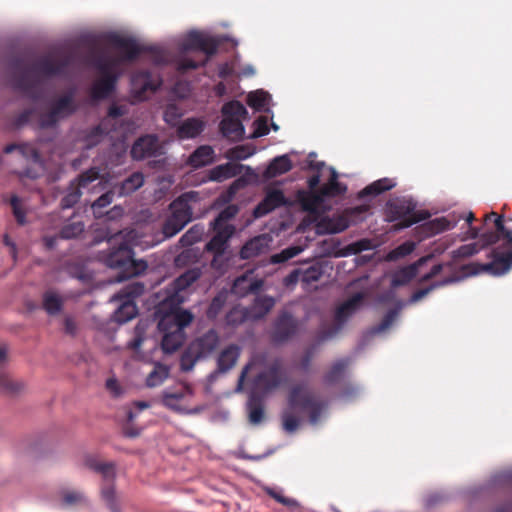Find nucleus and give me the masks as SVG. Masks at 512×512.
<instances>
[{"mask_svg": "<svg viewBox=\"0 0 512 512\" xmlns=\"http://www.w3.org/2000/svg\"><path fill=\"white\" fill-rule=\"evenodd\" d=\"M109 43L119 49L123 55L121 57L110 56L104 52L98 51L95 46L90 49L89 53L91 63L102 76H117L114 71L122 62L134 61L143 52L151 53L158 64H163L167 61V54L164 50L153 46H140L132 38L113 34L109 36Z\"/></svg>", "mask_w": 512, "mask_h": 512, "instance_id": "f257e3e1", "label": "nucleus"}, {"mask_svg": "<svg viewBox=\"0 0 512 512\" xmlns=\"http://www.w3.org/2000/svg\"><path fill=\"white\" fill-rule=\"evenodd\" d=\"M494 218V231L483 233L484 244H496L503 239L500 247L494 248L489 257L491 262L485 264H477L480 271L488 272L492 275L499 276L508 272L512 267V230L504 225V216L496 212L486 214L484 221L487 222Z\"/></svg>", "mask_w": 512, "mask_h": 512, "instance_id": "f03ea898", "label": "nucleus"}, {"mask_svg": "<svg viewBox=\"0 0 512 512\" xmlns=\"http://www.w3.org/2000/svg\"><path fill=\"white\" fill-rule=\"evenodd\" d=\"M201 200L198 191H188L179 195L170 205L171 214L164 221L162 232L166 238L179 233L193 219V210Z\"/></svg>", "mask_w": 512, "mask_h": 512, "instance_id": "7ed1b4c3", "label": "nucleus"}, {"mask_svg": "<svg viewBox=\"0 0 512 512\" xmlns=\"http://www.w3.org/2000/svg\"><path fill=\"white\" fill-rule=\"evenodd\" d=\"M133 251L127 242H121L118 247H112L101 254L103 263L113 269L119 270L116 281L122 282L138 275L147 268L144 261L134 259Z\"/></svg>", "mask_w": 512, "mask_h": 512, "instance_id": "20e7f679", "label": "nucleus"}, {"mask_svg": "<svg viewBox=\"0 0 512 512\" xmlns=\"http://www.w3.org/2000/svg\"><path fill=\"white\" fill-rule=\"evenodd\" d=\"M220 342V335L215 329H209L197 336L189 343L181 356V370L191 371L197 362L210 358L219 348Z\"/></svg>", "mask_w": 512, "mask_h": 512, "instance_id": "39448f33", "label": "nucleus"}, {"mask_svg": "<svg viewBox=\"0 0 512 512\" xmlns=\"http://www.w3.org/2000/svg\"><path fill=\"white\" fill-rule=\"evenodd\" d=\"M220 42L214 37L206 36L200 32H190L181 45L182 52L201 51L206 54V58L201 61L183 57L177 61L176 69L180 73L204 66L209 57L217 53Z\"/></svg>", "mask_w": 512, "mask_h": 512, "instance_id": "423d86ee", "label": "nucleus"}, {"mask_svg": "<svg viewBox=\"0 0 512 512\" xmlns=\"http://www.w3.org/2000/svg\"><path fill=\"white\" fill-rule=\"evenodd\" d=\"M85 466L102 476L101 498L109 510L111 512H120L115 496V465L112 462H101L94 456H88L85 459Z\"/></svg>", "mask_w": 512, "mask_h": 512, "instance_id": "0eeeda50", "label": "nucleus"}, {"mask_svg": "<svg viewBox=\"0 0 512 512\" xmlns=\"http://www.w3.org/2000/svg\"><path fill=\"white\" fill-rule=\"evenodd\" d=\"M74 91L50 99L47 110L41 114L39 124L42 128H53L60 121L70 117L77 111Z\"/></svg>", "mask_w": 512, "mask_h": 512, "instance_id": "6e6552de", "label": "nucleus"}, {"mask_svg": "<svg viewBox=\"0 0 512 512\" xmlns=\"http://www.w3.org/2000/svg\"><path fill=\"white\" fill-rule=\"evenodd\" d=\"M9 81L15 91L30 96L32 93V55L17 54L8 63Z\"/></svg>", "mask_w": 512, "mask_h": 512, "instance_id": "1a4fd4ad", "label": "nucleus"}, {"mask_svg": "<svg viewBox=\"0 0 512 512\" xmlns=\"http://www.w3.org/2000/svg\"><path fill=\"white\" fill-rule=\"evenodd\" d=\"M145 291V285L138 281H133L123 287L113 299L121 304L114 313V320L118 323H125L133 319L138 309L134 299L141 296Z\"/></svg>", "mask_w": 512, "mask_h": 512, "instance_id": "9d476101", "label": "nucleus"}, {"mask_svg": "<svg viewBox=\"0 0 512 512\" xmlns=\"http://www.w3.org/2000/svg\"><path fill=\"white\" fill-rule=\"evenodd\" d=\"M285 380L281 359H275L269 367L258 373L252 382L250 393L265 398L271 391L278 388Z\"/></svg>", "mask_w": 512, "mask_h": 512, "instance_id": "9b49d317", "label": "nucleus"}, {"mask_svg": "<svg viewBox=\"0 0 512 512\" xmlns=\"http://www.w3.org/2000/svg\"><path fill=\"white\" fill-rule=\"evenodd\" d=\"M291 410L300 409L309 413L310 423L316 424L324 409V403L319 401L312 393L304 391L301 386L291 389L288 397Z\"/></svg>", "mask_w": 512, "mask_h": 512, "instance_id": "f8f14e48", "label": "nucleus"}, {"mask_svg": "<svg viewBox=\"0 0 512 512\" xmlns=\"http://www.w3.org/2000/svg\"><path fill=\"white\" fill-rule=\"evenodd\" d=\"M299 330V321L288 311H282L274 320L270 339L273 344L280 345L291 340Z\"/></svg>", "mask_w": 512, "mask_h": 512, "instance_id": "ddd939ff", "label": "nucleus"}, {"mask_svg": "<svg viewBox=\"0 0 512 512\" xmlns=\"http://www.w3.org/2000/svg\"><path fill=\"white\" fill-rule=\"evenodd\" d=\"M365 298L364 293L357 292L348 300L343 302L335 311V322L336 327L329 332L323 333L321 336V340H326L333 337L338 331L342 328V326L346 323L351 315H353L357 309L361 306Z\"/></svg>", "mask_w": 512, "mask_h": 512, "instance_id": "4468645a", "label": "nucleus"}, {"mask_svg": "<svg viewBox=\"0 0 512 512\" xmlns=\"http://www.w3.org/2000/svg\"><path fill=\"white\" fill-rule=\"evenodd\" d=\"M100 176L97 168H90L83 172L77 178L76 183H71L69 192L62 198L61 207L63 209L72 208L81 197V188H87L93 181L98 180Z\"/></svg>", "mask_w": 512, "mask_h": 512, "instance_id": "2eb2a0df", "label": "nucleus"}, {"mask_svg": "<svg viewBox=\"0 0 512 512\" xmlns=\"http://www.w3.org/2000/svg\"><path fill=\"white\" fill-rule=\"evenodd\" d=\"M77 55L74 51L58 55L53 58L46 59L42 62L41 68L43 72L49 76H64L74 66Z\"/></svg>", "mask_w": 512, "mask_h": 512, "instance_id": "dca6fc26", "label": "nucleus"}, {"mask_svg": "<svg viewBox=\"0 0 512 512\" xmlns=\"http://www.w3.org/2000/svg\"><path fill=\"white\" fill-rule=\"evenodd\" d=\"M162 85V80L148 70L135 72L131 77L132 91L138 98H143L147 92H155Z\"/></svg>", "mask_w": 512, "mask_h": 512, "instance_id": "f3484780", "label": "nucleus"}, {"mask_svg": "<svg viewBox=\"0 0 512 512\" xmlns=\"http://www.w3.org/2000/svg\"><path fill=\"white\" fill-rule=\"evenodd\" d=\"M287 199L280 189H268L262 201H260L253 210L255 218H261L274 211L275 209L285 206Z\"/></svg>", "mask_w": 512, "mask_h": 512, "instance_id": "a211bd4d", "label": "nucleus"}, {"mask_svg": "<svg viewBox=\"0 0 512 512\" xmlns=\"http://www.w3.org/2000/svg\"><path fill=\"white\" fill-rule=\"evenodd\" d=\"M8 348L5 344L0 345V368L7 362ZM25 388L24 383L18 379L12 377L10 374L0 371V390L7 395H18Z\"/></svg>", "mask_w": 512, "mask_h": 512, "instance_id": "6ab92c4d", "label": "nucleus"}, {"mask_svg": "<svg viewBox=\"0 0 512 512\" xmlns=\"http://www.w3.org/2000/svg\"><path fill=\"white\" fill-rule=\"evenodd\" d=\"M160 145L157 136L145 135L138 138L132 148L131 156L135 160H142L149 157L157 156L160 152Z\"/></svg>", "mask_w": 512, "mask_h": 512, "instance_id": "aec40b11", "label": "nucleus"}, {"mask_svg": "<svg viewBox=\"0 0 512 512\" xmlns=\"http://www.w3.org/2000/svg\"><path fill=\"white\" fill-rule=\"evenodd\" d=\"M193 315L188 310L175 309L165 314L158 322L160 330H179L183 332L184 328L190 325Z\"/></svg>", "mask_w": 512, "mask_h": 512, "instance_id": "412c9836", "label": "nucleus"}, {"mask_svg": "<svg viewBox=\"0 0 512 512\" xmlns=\"http://www.w3.org/2000/svg\"><path fill=\"white\" fill-rule=\"evenodd\" d=\"M214 236L206 244L205 250L214 255V260L222 256L227 248L229 239L235 233V226H224L222 228H212Z\"/></svg>", "mask_w": 512, "mask_h": 512, "instance_id": "4be33fe9", "label": "nucleus"}, {"mask_svg": "<svg viewBox=\"0 0 512 512\" xmlns=\"http://www.w3.org/2000/svg\"><path fill=\"white\" fill-rule=\"evenodd\" d=\"M263 286V281L254 279L251 275L243 274L237 277L231 287V292L238 297L258 292Z\"/></svg>", "mask_w": 512, "mask_h": 512, "instance_id": "5701e85b", "label": "nucleus"}, {"mask_svg": "<svg viewBox=\"0 0 512 512\" xmlns=\"http://www.w3.org/2000/svg\"><path fill=\"white\" fill-rule=\"evenodd\" d=\"M296 199L302 210L310 214L317 213L325 200L320 189H318V191L298 190Z\"/></svg>", "mask_w": 512, "mask_h": 512, "instance_id": "b1692460", "label": "nucleus"}, {"mask_svg": "<svg viewBox=\"0 0 512 512\" xmlns=\"http://www.w3.org/2000/svg\"><path fill=\"white\" fill-rule=\"evenodd\" d=\"M431 259V256L421 257L415 263L408 265L394 274L391 280L392 287H399L408 284L418 275V271L422 265Z\"/></svg>", "mask_w": 512, "mask_h": 512, "instance_id": "393cba45", "label": "nucleus"}, {"mask_svg": "<svg viewBox=\"0 0 512 512\" xmlns=\"http://www.w3.org/2000/svg\"><path fill=\"white\" fill-rule=\"evenodd\" d=\"M241 355V348L236 344L226 346L218 355L217 358V372L227 373L237 363Z\"/></svg>", "mask_w": 512, "mask_h": 512, "instance_id": "a878e982", "label": "nucleus"}, {"mask_svg": "<svg viewBox=\"0 0 512 512\" xmlns=\"http://www.w3.org/2000/svg\"><path fill=\"white\" fill-rule=\"evenodd\" d=\"M415 205L412 202H408L407 204L404 203H397L393 206V212H394V220L400 219L401 222L399 223L400 228H407L412 226L415 223H418L423 217L417 215L414 213Z\"/></svg>", "mask_w": 512, "mask_h": 512, "instance_id": "bb28decb", "label": "nucleus"}, {"mask_svg": "<svg viewBox=\"0 0 512 512\" xmlns=\"http://www.w3.org/2000/svg\"><path fill=\"white\" fill-rule=\"evenodd\" d=\"M242 168L241 164L233 162L217 165L209 170L208 179L210 181L222 182L239 175L242 172Z\"/></svg>", "mask_w": 512, "mask_h": 512, "instance_id": "cd10ccee", "label": "nucleus"}, {"mask_svg": "<svg viewBox=\"0 0 512 512\" xmlns=\"http://www.w3.org/2000/svg\"><path fill=\"white\" fill-rule=\"evenodd\" d=\"M275 299L271 296H257L253 303L247 307L251 320L264 318L274 307Z\"/></svg>", "mask_w": 512, "mask_h": 512, "instance_id": "c85d7f7f", "label": "nucleus"}, {"mask_svg": "<svg viewBox=\"0 0 512 512\" xmlns=\"http://www.w3.org/2000/svg\"><path fill=\"white\" fill-rule=\"evenodd\" d=\"M214 160V150L209 145H202L196 148L188 157L186 163L188 166L198 169L209 165Z\"/></svg>", "mask_w": 512, "mask_h": 512, "instance_id": "c756f323", "label": "nucleus"}, {"mask_svg": "<svg viewBox=\"0 0 512 512\" xmlns=\"http://www.w3.org/2000/svg\"><path fill=\"white\" fill-rule=\"evenodd\" d=\"M220 131L226 138L232 141H240L244 136V126L240 119L227 117L220 122Z\"/></svg>", "mask_w": 512, "mask_h": 512, "instance_id": "7c9ffc66", "label": "nucleus"}, {"mask_svg": "<svg viewBox=\"0 0 512 512\" xmlns=\"http://www.w3.org/2000/svg\"><path fill=\"white\" fill-rule=\"evenodd\" d=\"M293 168V164L287 154L277 156L271 160L263 173L264 178L272 179L289 172Z\"/></svg>", "mask_w": 512, "mask_h": 512, "instance_id": "2f4dec72", "label": "nucleus"}, {"mask_svg": "<svg viewBox=\"0 0 512 512\" xmlns=\"http://www.w3.org/2000/svg\"><path fill=\"white\" fill-rule=\"evenodd\" d=\"M117 76H102L96 80L91 89V95L94 99L100 100L107 98L115 89Z\"/></svg>", "mask_w": 512, "mask_h": 512, "instance_id": "473e14b6", "label": "nucleus"}, {"mask_svg": "<svg viewBox=\"0 0 512 512\" xmlns=\"http://www.w3.org/2000/svg\"><path fill=\"white\" fill-rule=\"evenodd\" d=\"M200 275L201 273L199 269H189L173 281L172 288L178 301H182L180 293L184 292L194 282H196Z\"/></svg>", "mask_w": 512, "mask_h": 512, "instance_id": "72a5a7b5", "label": "nucleus"}, {"mask_svg": "<svg viewBox=\"0 0 512 512\" xmlns=\"http://www.w3.org/2000/svg\"><path fill=\"white\" fill-rule=\"evenodd\" d=\"M350 364L351 359L348 357L335 361L325 373L323 377L324 383L327 385H334L338 383L344 377Z\"/></svg>", "mask_w": 512, "mask_h": 512, "instance_id": "f704fd0d", "label": "nucleus"}, {"mask_svg": "<svg viewBox=\"0 0 512 512\" xmlns=\"http://www.w3.org/2000/svg\"><path fill=\"white\" fill-rule=\"evenodd\" d=\"M248 417L251 424H260L264 417V398L257 396L256 393H249L248 402Z\"/></svg>", "mask_w": 512, "mask_h": 512, "instance_id": "c9c22d12", "label": "nucleus"}, {"mask_svg": "<svg viewBox=\"0 0 512 512\" xmlns=\"http://www.w3.org/2000/svg\"><path fill=\"white\" fill-rule=\"evenodd\" d=\"M144 184V176L141 172H134L126 179H124L119 185L114 187V190L118 196H127L135 192L137 189L142 187Z\"/></svg>", "mask_w": 512, "mask_h": 512, "instance_id": "e433bc0d", "label": "nucleus"}, {"mask_svg": "<svg viewBox=\"0 0 512 512\" xmlns=\"http://www.w3.org/2000/svg\"><path fill=\"white\" fill-rule=\"evenodd\" d=\"M204 130V122L197 118L184 120L177 129L180 139H191L197 137Z\"/></svg>", "mask_w": 512, "mask_h": 512, "instance_id": "4c0bfd02", "label": "nucleus"}, {"mask_svg": "<svg viewBox=\"0 0 512 512\" xmlns=\"http://www.w3.org/2000/svg\"><path fill=\"white\" fill-rule=\"evenodd\" d=\"M319 189L324 198L341 196L347 191L346 185L338 181V173L334 168H331L329 181Z\"/></svg>", "mask_w": 512, "mask_h": 512, "instance_id": "58836bf2", "label": "nucleus"}, {"mask_svg": "<svg viewBox=\"0 0 512 512\" xmlns=\"http://www.w3.org/2000/svg\"><path fill=\"white\" fill-rule=\"evenodd\" d=\"M491 244H484L483 239V233L480 236V239H478L477 242L469 243L460 246L456 250H453L451 252L452 258L454 261H458L461 259H466L469 257H472L473 255L477 254L479 251L484 249L487 246H490Z\"/></svg>", "mask_w": 512, "mask_h": 512, "instance_id": "ea45409f", "label": "nucleus"}, {"mask_svg": "<svg viewBox=\"0 0 512 512\" xmlns=\"http://www.w3.org/2000/svg\"><path fill=\"white\" fill-rule=\"evenodd\" d=\"M161 331L164 333L161 342L163 351L166 353L177 351L183 343L184 332L175 329Z\"/></svg>", "mask_w": 512, "mask_h": 512, "instance_id": "a19ab883", "label": "nucleus"}, {"mask_svg": "<svg viewBox=\"0 0 512 512\" xmlns=\"http://www.w3.org/2000/svg\"><path fill=\"white\" fill-rule=\"evenodd\" d=\"M455 226L445 217L435 218L423 224L421 229L424 231L426 237H431L444 231L450 230Z\"/></svg>", "mask_w": 512, "mask_h": 512, "instance_id": "79ce46f5", "label": "nucleus"}, {"mask_svg": "<svg viewBox=\"0 0 512 512\" xmlns=\"http://www.w3.org/2000/svg\"><path fill=\"white\" fill-rule=\"evenodd\" d=\"M107 119H103L98 125L90 129L85 135V146L91 149L99 144L103 138L108 134Z\"/></svg>", "mask_w": 512, "mask_h": 512, "instance_id": "37998d69", "label": "nucleus"}, {"mask_svg": "<svg viewBox=\"0 0 512 512\" xmlns=\"http://www.w3.org/2000/svg\"><path fill=\"white\" fill-rule=\"evenodd\" d=\"M266 246V238L264 236H257L244 244L240 250V257L242 259H250L262 253Z\"/></svg>", "mask_w": 512, "mask_h": 512, "instance_id": "c03bdc74", "label": "nucleus"}, {"mask_svg": "<svg viewBox=\"0 0 512 512\" xmlns=\"http://www.w3.org/2000/svg\"><path fill=\"white\" fill-rule=\"evenodd\" d=\"M185 395L186 391L183 389L177 392L165 391L162 394V404L174 412L182 413L185 411L182 405Z\"/></svg>", "mask_w": 512, "mask_h": 512, "instance_id": "a18cd8bd", "label": "nucleus"}, {"mask_svg": "<svg viewBox=\"0 0 512 512\" xmlns=\"http://www.w3.org/2000/svg\"><path fill=\"white\" fill-rule=\"evenodd\" d=\"M394 186L395 183L393 180L389 178H382L366 186L362 191H360L359 197H365L369 195L377 196L383 192L391 190Z\"/></svg>", "mask_w": 512, "mask_h": 512, "instance_id": "49530a36", "label": "nucleus"}, {"mask_svg": "<svg viewBox=\"0 0 512 512\" xmlns=\"http://www.w3.org/2000/svg\"><path fill=\"white\" fill-rule=\"evenodd\" d=\"M239 213V207L236 204H230L219 212L217 217L211 222L212 228H222L224 226H233L228 221L232 220Z\"/></svg>", "mask_w": 512, "mask_h": 512, "instance_id": "de8ad7c7", "label": "nucleus"}, {"mask_svg": "<svg viewBox=\"0 0 512 512\" xmlns=\"http://www.w3.org/2000/svg\"><path fill=\"white\" fill-rule=\"evenodd\" d=\"M264 491L275 501L286 506L290 510H295L300 507V504L296 499L284 496L283 491L279 488L266 486L264 487Z\"/></svg>", "mask_w": 512, "mask_h": 512, "instance_id": "09e8293b", "label": "nucleus"}, {"mask_svg": "<svg viewBox=\"0 0 512 512\" xmlns=\"http://www.w3.org/2000/svg\"><path fill=\"white\" fill-rule=\"evenodd\" d=\"M247 320H251L247 307H233L225 317L226 325L237 327Z\"/></svg>", "mask_w": 512, "mask_h": 512, "instance_id": "8fccbe9b", "label": "nucleus"}, {"mask_svg": "<svg viewBox=\"0 0 512 512\" xmlns=\"http://www.w3.org/2000/svg\"><path fill=\"white\" fill-rule=\"evenodd\" d=\"M169 376V369L163 364L155 365L154 369L149 373L146 378V385L148 387H156L164 382Z\"/></svg>", "mask_w": 512, "mask_h": 512, "instance_id": "3c124183", "label": "nucleus"}, {"mask_svg": "<svg viewBox=\"0 0 512 512\" xmlns=\"http://www.w3.org/2000/svg\"><path fill=\"white\" fill-rule=\"evenodd\" d=\"M204 234V227L200 224L192 226L180 238L179 243L183 247H189L199 242Z\"/></svg>", "mask_w": 512, "mask_h": 512, "instance_id": "603ef678", "label": "nucleus"}, {"mask_svg": "<svg viewBox=\"0 0 512 512\" xmlns=\"http://www.w3.org/2000/svg\"><path fill=\"white\" fill-rule=\"evenodd\" d=\"M247 113L245 106L237 100L225 103L222 107L223 118L233 117L240 119L246 117Z\"/></svg>", "mask_w": 512, "mask_h": 512, "instance_id": "864d4df0", "label": "nucleus"}, {"mask_svg": "<svg viewBox=\"0 0 512 512\" xmlns=\"http://www.w3.org/2000/svg\"><path fill=\"white\" fill-rule=\"evenodd\" d=\"M327 232L331 234L341 233L353 225L345 212L327 221Z\"/></svg>", "mask_w": 512, "mask_h": 512, "instance_id": "5fc2aeb1", "label": "nucleus"}, {"mask_svg": "<svg viewBox=\"0 0 512 512\" xmlns=\"http://www.w3.org/2000/svg\"><path fill=\"white\" fill-rule=\"evenodd\" d=\"M116 193L115 190L108 191L104 194H102L98 199H96L92 204V210L94 213V216L96 218H100L103 216V208H106L108 205H110L113 201L114 194Z\"/></svg>", "mask_w": 512, "mask_h": 512, "instance_id": "6e6d98bb", "label": "nucleus"}, {"mask_svg": "<svg viewBox=\"0 0 512 512\" xmlns=\"http://www.w3.org/2000/svg\"><path fill=\"white\" fill-rule=\"evenodd\" d=\"M454 281H455L454 278L449 277L442 281L434 282L433 284H431L430 286H428L426 288L419 289L412 294V296L410 298V302L416 303V302L422 300L425 296H427L435 288L442 287V286L450 284Z\"/></svg>", "mask_w": 512, "mask_h": 512, "instance_id": "4d7b16f0", "label": "nucleus"}, {"mask_svg": "<svg viewBox=\"0 0 512 512\" xmlns=\"http://www.w3.org/2000/svg\"><path fill=\"white\" fill-rule=\"evenodd\" d=\"M84 231V224L81 221H72L65 224L60 231L61 239H71L79 236Z\"/></svg>", "mask_w": 512, "mask_h": 512, "instance_id": "13d9d810", "label": "nucleus"}, {"mask_svg": "<svg viewBox=\"0 0 512 512\" xmlns=\"http://www.w3.org/2000/svg\"><path fill=\"white\" fill-rule=\"evenodd\" d=\"M43 307L50 315H55L60 312L62 308V300L54 293H47L44 296Z\"/></svg>", "mask_w": 512, "mask_h": 512, "instance_id": "bf43d9fd", "label": "nucleus"}, {"mask_svg": "<svg viewBox=\"0 0 512 512\" xmlns=\"http://www.w3.org/2000/svg\"><path fill=\"white\" fill-rule=\"evenodd\" d=\"M370 206L367 204L358 205L344 210L352 224H357L365 219V215L369 211Z\"/></svg>", "mask_w": 512, "mask_h": 512, "instance_id": "052dcab7", "label": "nucleus"}, {"mask_svg": "<svg viewBox=\"0 0 512 512\" xmlns=\"http://www.w3.org/2000/svg\"><path fill=\"white\" fill-rule=\"evenodd\" d=\"M267 100H268V94L262 90H257L255 92L249 93V95L247 97V104L251 108L260 111L267 104Z\"/></svg>", "mask_w": 512, "mask_h": 512, "instance_id": "680f3d73", "label": "nucleus"}, {"mask_svg": "<svg viewBox=\"0 0 512 512\" xmlns=\"http://www.w3.org/2000/svg\"><path fill=\"white\" fill-rule=\"evenodd\" d=\"M323 275V269L319 264H314L306 269H301V281L307 284L318 281Z\"/></svg>", "mask_w": 512, "mask_h": 512, "instance_id": "e2e57ef3", "label": "nucleus"}, {"mask_svg": "<svg viewBox=\"0 0 512 512\" xmlns=\"http://www.w3.org/2000/svg\"><path fill=\"white\" fill-rule=\"evenodd\" d=\"M225 302H226V297L224 295H222V294L216 295L212 299V301L207 309V312H206L207 318L210 320H214L219 315V313L222 311V309L225 305Z\"/></svg>", "mask_w": 512, "mask_h": 512, "instance_id": "0e129e2a", "label": "nucleus"}, {"mask_svg": "<svg viewBox=\"0 0 512 512\" xmlns=\"http://www.w3.org/2000/svg\"><path fill=\"white\" fill-rule=\"evenodd\" d=\"M301 252V248L298 246H290L280 253L271 256V262L274 264L284 263L293 257L297 256Z\"/></svg>", "mask_w": 512, "mask_h": 512, "instance_id": "69168bd1", "label": "nucleus"}, {"mask_svg": "<svg viewBox=\"0 0 512 512\" xmlns=\"http://www.w3.org/2000/svg\"><path fill=\"white\" fill-rule=\"evenodd\" d=\"M413 250L414 244L412 242H404L389 252L388 259L392 261L398 260L409 255L410 253H412Z\"/></svg>", "mask_w": 512, "mask_h": 512, "instance_id": "338daca9", "label": "nucleus"}, {"mask_svg": "<svg viewBox=\"0 0 512 512\" xmlns=\"http://www.w3.org/2000/svg\"><path fill=\"white\" fill-rule=\"evenodd\" d=\"M246 181L242 178L236 179L229 188L220 196V199L224 203H228L233 200L236 193L245 186Z\"/></svg>", "mask_w": 512, "mask_h": 512, "instance_id": "774afa93", "label": "nucleus"}]
</instances>
